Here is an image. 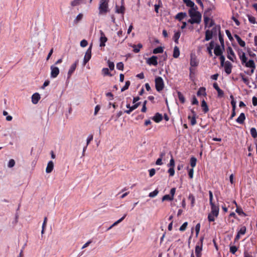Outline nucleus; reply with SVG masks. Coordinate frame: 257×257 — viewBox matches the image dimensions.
I'll return each mask as SVG.
<instances>
[{"label": "nucleus", "instance_id": "f257e3e1", "mask_svg": "<svg viewBox=\"0 0 257 257\" xmlns=\"http://www.w3.org/2000/svg\"><path fill=\"white\" fill-rule=\"evenodd\" d=\"M196 10V9L189 10L188 13L191 19L188 20V22L191 24H199L201 21V14Z\"/></svg>", "mask_w": 257, "mask_h": 257}, {"label": "nucleus", "instance_id": "f03ea898", "mask_svg": "<svg viewBox=\"0 0 257 257\" xmlns=\"http://www.w3.org/2000/svg\"><path fill=\"white\" fill-rule=\"evenodd\" d=\"M99 14L105 15L109 12L108 1L100 0L99 2Z\"/></svg>", "mask_w": 257, "mask_h": 257}, {"label": "nucleus", "instance_id": "7ed1b4c3", "mask_svg": "<svg viewBox=\"0 0 257 257\" xmlns=\"http://www.w3.org/2000/svg\"><path fill=\"white\" fill-rule=\"evenodd\" d=\"M209 203L211 206V212H212L213 214H219V207L218 204H215L213 202V193L211 191H209Z\"/></svg>", "mask_w": 257, "mask_h": 257}, {"label": "nucleus", "instance_id": "20e7f679", "mask_svg": "<svg viewBox=\"0 0 257 257\" xmlns=\"http://www.w3.org/2000/svg\"><path fill=\"white\" fill-rule=\"evenodd\" d=\"M155 87L158 92L162 91L164 88V82L163 78L160 76H157L155 78Z\"/></svg>", "mask_w": 257, "mask_h": 257}, {"label": "nucleus", "instance_id": "39448f33", "mask_svg": "<svg viewBox=\"0 0 257 257\" xmlns=\"http://www.w3.org/2000/svg\"><path fill=\"white\" fill-rule=\"evenodd\" d=\"M245 66L250 68V71H245V73L249 75H251L254 73L255 69V64L254 61L251 59L249 60L248 63L245 64Z\"/></svg>", "mask_w": 257, "mask_h": 257}, {"label": "nucleus", "instance_id": "423d86ee", "mask_svg": "<svg viewBox=\"0 0 257 257\" xmlns=\"http://www.w3.org/2000/svg\"><path fill=\"white\" fill-rule=\"evenodd\" d=\"M203 239H204L203 237H201L200 239V242H198L195 246V252L196 257H201V255H202L201 251L202 250V244H203Z\"/></svg>", "mask_w": 257, "mask_h": 257}, {"label": "nucleus", "instance_id": "0eeeda50", "mask_svg": "<svg viewBox=\"0 0 257 257\" xmlns=\"http://www.w3.org/2000/svg\"><path fill=\"white\" fill-rule=\"evenodd\" d=\"M92 47V44H91L88 49L87 50L83 60V65H85L89 61L91 57V50Z\"/></svg>", "mask_w": 257, "mask_h": 257}, {"label": "nucleus", "instance_id": "6e6552de", "mask_svg": "<svg viewBox=\"0 0 257 257\" xmlns=\"http://www.w3.org/2000/svg\"><path fill=\"white\" fill-rule=\"evenodd\" d=\"M216 32V28H213L212 30H207L205 31V40L207 41L212 39L213 34Z\"/></svg>", "mask_w": 257, "mask_h": 257}, {"label": "nucleus", "instance_id": "1a4fd4ad", "mask_svg": "<svg viewBox=\"0 0 257 257\" xmlns=\"http://www.w3.org/2000/svg\"><path fill=\"white\" fill-rule=\"evenodd\" d=\"M50 69L51 77L53 78L57 77L60 72L59 69L58 68V67L54 65H52L51 66Z\"/></svg>", "mask_w": 257, "mask_h": 257}, {"label": "nucleus", "instance_id": "9d476101", "mask_svg": "<svg viewBox=\"0 0 257 257\" xmlns=\"http://www.w3.org/2000/svg\"><path fill=\"white\" fill-rule=\"evenodd\" d=\"M78 63V60H77L75 61V62L74 63H73L71 66V67L68 71V74H67V78L68 79H69L71 77L72 74L73 73V72L75 70Z\"/></svg>", "mask_w": 257, "mask_h": 257}, {"label": "nucleus", "instance_id": "9b49d317", "mask_svg": "<svg viewBox=\"0 0 257 257\" xmlns=\"http://www.w3.org/2000/svg\"><path fill=\"white\" fill-rule=\"evenodd\" d=\"M100 46L104 47L105 45V42L107 41V38L106 37L104 32L102 30H100Z\"/></svg>", "mask_w": 257, "mask_h": 257}, {"label": "nucleus", "instance_id": "f8f14e48", "mask_svg": "<svg viewBox=\"0 0 257 257\" xmlns=\"http://www.w3.org/2000/svg\"><path fill=\"white\" fill-rule=\"evenodd\" d=\"M223 66H224V71L226 72V73L228 75L230 74L231 73L232 68V65L231 63L230 62L227 61L226 62H225V64H224Z\"/></svg>", "mask_w": 257, "mask_h": 257}, {"label": "nucleus", "instance_id": "ddd939ff", "mask_svg": "<svg viewBox=\"0 0 257 257\" xmlns=\"http://www.w3.org/2000/svg\"><path fill=\"white\" fill-rule=\"evenodd\" d=\"M157 59V56H153L147 60V62L150 65L157 66L158 65Z\"/></svg>", "mask_w": 257, "mask_h": 257}, {"label": "nucleus", "instance_id": "4468645a", "mask_svg": "<svg viewBox=\"0 0 257 257\" xmlns=\"http://www.w3.org/2000/svg\"><path fill=\"white\" fill-rule=\"evenodd\" d=\"M123 0L121 1V6L120 7H119L118 6L116 5L115 6V13L117 14H121L123 15L125 12V7L123 6Z\"/></svg>", "mask_w": 257, "mask_h": 257}, {"label": "nucleus", "instance_id": "2eb2a0df", "mask_svg": "<svg viewBox=\"0 0 257 257\" xmlns=\"http://www.w3.org/2000/svg\"><path fill=\"white\" fill-rule=\"evenodd\" d=\"M227 52L228 54L227 58L232 61H233V59L232 57H235L234 53L231 47H228L227 48Z\"/></svg>", "mask_w": 257, "mask_h": 257}, {"label": "nucleus", "instance_id": "dca6fc26", "mask_svg": "<svg viewBox=\"0 0 257 257\" xmlns=\"http://www.w3.org/2000/svg\"><path fill=\"white\" fill-rule=\"evenodd\" d=\"M190 65L192 67H196L198 65V62L195 55H191Z\"/></svg>", "mask_w": 257, "mask_h": 257}, {"label": "nucleus", "instance_id": "f3484780", "mask_svg": "<svg viewBox=\"0 0 257 257\" xmlns=\"http://www.w3.org/2000/svg\"><path fill=\"white\" fill-rule=\"evenodd\" d=\"M183 2L186 4V6L190 7V9H197V7L195 6V4L191 0H183Z\"/></svg>", "mask_w": 257, "mask_h": 257}, {"label": "nucleus", "instance_id": "a211bd4d", "mask_svg": "<svg viewBox=\"0 0 257 257\" xmlns=\"http://www.w3.org/2000/svg\"><path fill=\"white\" fill-rule=\"evenodd\" d=\"M152 119L157 123L160 122L163 119V116L159 112L156 113L152 118Z\"/></svg>", "mask_w": 257, "mask_h": 257}, {"label": "nucleus", "instance_id": "6ab92c4d", "mask_svg": "<svg viewBox=\"0 0 257 257\" xmlns=\"http://www.w3.org/2000/svg\"><path fill=\"white\" fill-rule=\"evenodd\" d=\"M40 95L38 93H35L32 96V102L34 104H37L40 99Z\"/></svg>", "mask_w": 257, "mask_h": 257}, {"label": "nucleus", "instance_id": "aec40b11", "mask_svg": "<svg viewBox=\"0 0 257 257\" xmlns=\"http://www.w3.org/2000/svg\"><path fill=\"white\" fill-rule=\"evenodd\" d=\"M234 203H235L236 206V209L235 210V211L240 216H246V213H245L242 210V208L240 207H238L237 206V204L236 203V202L235 201H234Z\"/></svg>", "mask_w": 257, "mask_h": 257}, {"label": "nucleus", "instance_id": "412c9836", "mask_svg": "<svg viewBox=\"0 0 257 257\" xmlns=\"http://www.w3.org/2000/svg\"><path fill=\"white\" fill-rule=\"evenodd\" d=\"M219 214H213L212 212H210L208 215V220L209 222H213L215 220V218L217 217Z\"/></svg>", "mask_w": 257, "mask_h": 257}, {"label": "nucleus", "instance_id": "4be33fe9", "mask_svg": "<svg viewBox=\"0 0 257 257\" xmlns=\"http://www.w3.org/2000/svg\"><path fill=\"white\" fill-rule=\"evenodd\" d=\"M245 119V116L244 113H241L239 116L237 117L236 121L239 124H243Z\"/></svg>", "mask_w": 257, "mask_h": 257}, {"label": "nucleus", "instance_id": "5701e85b", "mask_svg": "<svg viewBox=\"0 0 257 257\" xmlns=\"http://www.w3.org/2000/svg\"><path fill=\"white\" fill-rule=\"evenodd\" d=\"M53 168H54V163H53V161H49L47 164V166L46 169V173H51L53 171Z\"/></svg>", "mask_w": 257, "mask_h": 257}, {"label": "nucleus", "instance_id": "b1692460", "mask_svg": "<svg viewBox=\"0 0 257 257\" xmlns=\"http://www.w3.org/2000/svg\"><path fill=\"white\" fill-rule=\"evenodd\" d=\"M141 102H140L135 103L134 105L132 106L131 107H130V109L125 110L124 112L127 114H130L132 111L137 108L139 106Z\"/></svg>", "mask_w": 257, "mask_h": 257}, {"label": "nucleus", "instance_id": "393cba45", "mask_svg": "<svg viewBox=\"0 0 257 257\" xmlns=\"http://www.w3.org/2000/svg\"><path fill=\"white\" fill-rule=\"evenodd\" d=\"M234 37L236 39V41H237L238 44L242 47H244L245 46V43L244 41H243L240 37L236 35H234Z\"/></svg>", "mask_w": 257, "mask_h": 257}, {"label": "nucleus", "instance_id": "a878e982", "mask_svg": "<svg viewBox=\"0 0 257 257\" xmlns=\"http://www.w3.org/2000/svg\"><path fill=\"white\" fill-rule=\"evenodd\" d=\"M239 58L241 61V64L243 66H245V64L248 63L247 58L245 56V54H242L241 55L239 56Z\"/></svg>", "mask_w": 257, "mask_h": 257}, {"label": "nucleus", "instance_id": "bb28decb", "mask_svg": "<svg viewBox=\"0 0 257 257\" xmlns=\"http://www.w3.org/2000/svg\"><path fill=\"white\" fill-rule=\"evenodd\" d=\"M214 54L216 56H219L222 54V51L219 45H216L214 48Z\"/></svg>", "mask_w": 257, "mask_h": 257}, {"label": "nucleus", "instance_id": "cd10ccee", "mask_svg": "<svg viewBox=\"0 0 257 257\" xmlns=\"http://www.w3.org/2000/svg\"><path fill=\"white\" fill-rule=\"evenodd\" d=\"M201 107H202L203 111L204 113H207L209 111V108L207 103L204 99L201 102Z\"/></svg>", "mask_w": 257, "mask_h": 257}, {"label": "nucleus", "instance_id": "c85d7f7f", "mask_svg": "<svg viewBox=\"0 0 257 257\" xmlns=\"http://www.w3.org/2000/svg\"><path fill=\"white\" fill-rule=\"evenodd\" d=\"M186 16V14L185 13H179L177 14L175 18L176 19L181 21Z\"/></svg>", "mask_w": 257, "mask_h": 257}, {"label": "nucleus", "instance_id": "c756f323", "mask_svg": "<svg viewBox=\"0 0 257 257\" xmlns=\"http://www.w3.org/2000/svg\"><path fill=\"white\" fill-rule=\"evenodd\" d=\"M197 96H205L206 95L205 88L200 87L197 91Z\"/></svg>", "mask_w": 257, "mask_h": 257}, {"label": "nucleus", "instance_id": "7c9ffc66", "mask_svg": "<svg viewBox=\"0 0 257 257\" xmlns=\"http://www.w3.org/2000/svg\"><path fill=\"white\" fill-rule=\"evenodd\" d=\"M126 214H124L121 218L118 219L117 221H115L114 223H113L108 228V230L112 228L113 226L117 225L119 223L121 222L126 217Z\"/></svg>", "mask_w": 257, "mask_h": 257}, {"label": "nucleus", "instance_id": "2f4dec72", "mask_svg": "<svg viewBox=\"0 0 257 257\" xmlns=\"http://www.w3.org/2000/svg\"><path fill=\"white\" fill-rule=\"evenodd\" d=\"M180 55L179 49L177 46H175L174 48L173 56L175 58H177Z\"/></svg>", "mask_w": 257, "mask_h": 257}, {"label": "nucleus", "instance_id": "473e14b6", "mask_svg": "<svg viewBox=\"0 0 257 257\" xmlns=\"http://www.w3.org/2000/svg\"><path fill=\"white\" fill-rule=\"evenodd\" d=\"M196 116H191L188 115V119L190 120V123L192 125H194L196 124Z\"/></svg>", "mask_w": 257, "mask_h": 257}, {"label": "nucleus", "instance_id": "72a5a7b5", "mask_svg": "<svg viewBox=\"0 0 257 257\" xmlns=\"http://www.w3.org/2000/svg\"><path fill=\"white\" fill-rule=\"evenodd\" d=\"M181 33L180 32H177L174 34L173 36V40L176 44H178L179 43V39L180 37Z\"/></svg>", "mask_w": 257, "mask_h": 257}, {"label": "nucleus", "instance_id": "f704fd0d", "mask_svg": "<svg viewBox=\"0 0 257 257\" xmlns=\"http://www.w3.org/2000/svg\"><path fill=\"white\" fill-rule=\"evenodd\" d=\"M188 199L191 201V207H194L195 203V198L194 195L192 194H190L188 196Z\"/></svg>", "mask_w": 257, "mask_h": 257}, {"label": "nucleus", "instance_id": "c9c22d12", "mask_svg": "<svg viewBox=\"0 0 257 257\" xmlns=\"http://www.w3.org/2000/svg\"><path fill=\"white\" fill-rule=\"evenodd\" d=\"M214 42L211 41L209 43V46L207 48V50H208L209 54L210 56H212V50L214 48Z\"/></svg>", "mask_w": 257, "mask_h": 257}, {"label": "nucleus", "instance_id": "e433bc0d", "mask_svg": "<svg viewBox=\"0 0 257 257\" xmlns=\"http://www.w3.org/2000/svg\"><path fill=\"white\" fill-rule=\"evenodd\" d=\"M177 94H178V98H179L180 101L182 103H184L185 102V98L184 95H183V94L181 92L178 91Z\"/></svg>", "mask_w": 257, "mask_h": 257}, {"label": "nucleus", "instance_id": "4c0bfd02", "mask_svg": "<svg viewBox=\"0 0 257 257\" xmlns=\"http://www.w3.org/2000/svg\"><path fill=\"white\" fill-rule=\"evenodd\" d=\"M250 132L251 136L252 138H253L254 139L257 138V131L255 128L251 127L250 128Z\"/></svg>", "mask_w": 257, "mask_h": 257}, {"label": "nucleus", "instance_id": "58836bf2", "mask_svg": "<svg viewBox=\"0 0 257 257\" xmlns=\"http://www.w3.org/2000/svg\"><path fill=\"white\" fill-rule=\"evenodd\" d=\"M197 159L196 158L192 157L190 159V165L192 168L195 167L196 165Z\"/></svg>", "mask_w": 257, "mask_h": 257}, {"label": "nucleus", "instance_id": "ea45409f", "mask_svg": "<svg viewBox=\"0 0 257 257\" xmlns=\"http://www.w3.org/2000/svg\"><path fill=\"white\" fill-rule=\"evenodd\" d=\"M163 52V48L162 47H158L153 50V53L154 54L162 53Z\"/></svg>", "mask_w": 257, "mask_h": 257}, {"label": "nucleus", "instance_id": "a19ab883", "mask_svg": "<svg viewBox=\"0 0 257 257\" xmlns=\"http://www.w3.org/2000/svg\"><path fill=\"white\" fill-rule=\"evenodd\" d=\"M102 73L104 76L108 75L111 76V74L109 72V69L107 68H103L102 69Z\"/></svg>", "mask_w": 257, "mask_h": 257}, {"label": "nucleus", "instance_id": "79ce46f5", "mask_svg": "<svg viewBox=\"0 0 257 257\" xmlns=\"http://www.w3.org/2000/svg\"><path fill=\"white\" fill-rule=\"evenodd\" d=\"M173 200V198L172 197H171L170 195H164L162 198V201H172Z\"/></svg>", "mask_w": 257, "mask_h": 257}, {"label": "nucleus", "instance_id": "37998d69", "mask_svg": "<svg viewBox=\"0 0 257 257\" xmlns=\"http://www.w3.org/2000/svg\"><path fill=\"white\" fill-rule=\"evenodd\" d=\"M246 231V228L245 226H242L240 227L237 233L240 235H244Z\"/></svg>", "mask_w": 257, "mask_h": 257}, {"label": "nucleus", "instance_id": "c03bdc74", "mask_svg": "<svg viewBox=\"0 0 257 257\" xmlns=\"http://www.w3.org/2000/svg\"><path fill=\"white\" fill-rule=\"evenodd\" d=\"M218 38L219 40L220 41V44L223 48L224 47V40H223V36L221 35L220 32H219V35H218Z\"/></svg>", "mask_w": 257, "mask_h": 257}, {"label": "nucleus", "instance_id": "a18cd8bd", "mask_svg": "<svg viewBox=\"0 0 257 257\" xmlns=\"http://www.w3.org/2000/svg\"><path fill=\"white\" fill-rule=\"evenodd\" d=\"M240 76L241 77V79L242 81L246 84H248L249 83V80L247 77H245L244 74L242 73H240L239 74Z\"/></svg>", "mask_w": 257, "mask_h": 257}, {"label": "nucleus", "instance_id": "49530a36", "mask_svg": "<svg viewBox=\"0 0 257 257\" xmlns=\"http://www.w3.org/2000/svg\"><path fill=\"white\" fill-rule=\"evenodd\" d=\"M131 84V82L130 81L127 80L125 82L124 86L121 89V91H124L125 90L127 89Z\"/></svg>", "mask_w": 257, "mask_h": 257}, {"label": "nucleus", "instance_id": "de8ad7c7", "mask_svg": "<svg viewBox=\"0 0 257 257\" xmlns=\"http://www.w3.org/2000/svg\"><path fill=\"white\" fill-rule=\"evenodd\" d=\"M237 249L238 248L235 246H230L229 251L232 254H235Z\"/></svg>", "mask_w": 257, "mask_h": 257}, {"label": "nucleus", "instance_id": "09e8293b", "mask_svg": "<svg viewBox=\"0 0 257 257\" xmlns=\"http://www.w3.org/2000/svg\"><path fill=\"white\" fill-rule=\"evenodd\" d=\"M248 19L249 22L251 24H256V23L255 18L252 16L248 15Z\"/></svg>", "mask_w": 257, "mask_h": 257}, {"label": "nucleus", "instance_id": "8fccbe9b", "mask_svg": "<svg viewBox=\"0 0 257 257\" xmlns=\"http://www.w3.org/2000/svg\"><path fill=\"white\" fill-rule=\"evenodd\" d=\"M188 225V222H184L180 227L179 230L181 231H184L186 230L187 226Z\"/></svg>", "mask_w": 257, "mask_h": 257}, {"label": "nucleus", "instance_id": "3c124183", "mask_svg": "<svg viewBox=\"0 0 257 257\" xmlns=\"http://www.w3.org/2000/svg\"><path fill=\"white\" fill-rule=\"evenodd\" d=\"M168 166L170 167V168H174L175 167V161L172 156H171V159L169 163L168 164Z\"/></svg>", "mask_w": 257, "mask_h": 257}, {"label": "nucleus", "instance_id": "603ef678", "mask_svg": "<svg viewBox=\"0 0 257 257\" xmlns=\"http://www.w3.org/2000/svg\"><path fill=\"white\" fill-rule=\"evenodd\" d=\"M159 191L157 189L149 193V196L150 197H154L158 195Z\"/></svg>", "mask_w": 257, "mask_h": 257}, {"label": "nucleus", "instance_id": "864d4df0", "mask_svg": "<svg viewBox=\"0 0 257 257\" xmlns=\"http://www.w3.org/2000/svg\"><path fill=\"white\" fill-rule=\"evenodd\" d=\"M81 0H73L71 2V5L72 7H75L79 5Z\"/></svg>", "mask_w": 257, "mask_h": 257}, {"label": "nucleus", "instance_id": "5fc2aeb1", "mask_svg": "<svg viewBox=\"0 0 257 257\" xmlns=\"http://www.w3.org/2000/svg\"><path fill=\"white\" fill-rule=\"evenodd\" d=\"M123 64L122 62H118L116 64V68L120 70H123Z\"/></svg>", "mask_w": 257, "mask_h": 257}, {"label": "nucleus", "instance_id": "6e6d98bb", "mask_svg": "<svg viewBox=\"0 0 257 257\" xmlns=\"http://www.w3.org/2000/svg\"><path fill=\"white\" fill-rule=\"evenodd\" d=\"M200 224L199 223H197L195 226V232H196V236H197L200 231Z\"/></svg>", "mask_w": 257, "mask_h": 257}, {"label": "nucleus", "instance_id": "4d7b16f0", "mask_svg": "<svg viewBox=\"0 0 257 257\" xmlns=\"http://www.w3.org/2000/svg\"><path fill=\"white\" fill-rule=\"evenodd\" d=\"M15 165V161L14 159H11L8 163V167L9 168L13 167Z\"/></svg>", "mask_w": 257, "mask_h": 257}, {"label": "nucleus", "instance_id": "13d9d810", "mask_svg": "<svg viewBox=\"0 0 257 257\" xmlns=\"http://www.w3.org/2000/svg\"><path fill=\"white\" fill-rule=\"evenodd\" d=\"M170 176H173L175 174V170L174 168H170L168 171Z\"/></svg>", "mask_w": 257, "mask_h": 257}, {"label": "nucleus", "instance_id": "bf43d9fd", "mask_svg": "<svg viewBox=\"0 0 257 257\" xmlns=\"http://www.w3.org/2000/svg\"><path fill=\"white\" fill-rule=\"evenodd\" d=\"M220 56V65L221 66L223 67L224 66V64H225L224 61H225V57L223 55H221Z\"/></svg>", "mask_w": 257, "mask_h": 257}, {"label": "nucleus", "instance_id": "052dcab7", "mask_svg": "<svg viewBox=\"0 0 257 257\" xmlns=\"http://www.w3.org/2000/svg\"><path fill=\"white\" fill-rule=\"evenodd\" d=\"M108 65L110 69V70H112L114 69V64L113 62L110 61L109 60L108 61Z\"/></svg>", "mask_w": 257, "mask_h": 257}, {"label": "nucleus", "instance_id": "680f3d73", "mask_svg": "<svg viewBox=\"0 0 257 257\" xmlns=\"http://www.w3.org/2000/svg\"><path fill=\"white\" fill-rule=\"evenodd\" d=\"M83 17V15L82 14H79L76 17L75 20H74L75 22L77 23L79 21L81 20Z\"/></svg>", "mask_w": 257, "mask_h": 257}, {"label": "nucleus", "instance_id": "e2e57ef3", "mask_svg": "<svg viewBox=\"0 0 257 257\" xmlns=\"http://www.w3.org/2000/svg\"><path fill=\"white\" fill-rule=\"evenodd\" d=\"M217 95L219 97H222L224 95V92L220 88H219L217 91Z\"/></svg>", "mask_w": 257, "mask_h": 257}, {"label": "nucleus", "instance_id": "0e129e2a", "mask_svg": "<svg viewBox=\"0 0 257 257\" xmlns=\"http://www.w3.org/2000/svg\"><path fill=\"white\" fill-rule=\"evenodd\" d=\"M88 45V42L86 40H83L80 42V46L82 47H85Z\"/></svg>", "mask_w": 257, "mask_h": 257}, {"label": "nucleus", "instance_id": "69168bd1", "mask_svg": "<svg viewBox=\"0 0 257 257\" xmlns=\"http://www.w3.org/2000/svg\"><path fill=\"white\" fill-rule=\"evenodd\" d=\"M156 173V170L155 169L152 168L150 170H149V176L150 177H153Z\"/></svg>", "mask_w": 257, "mask_h": 257}, {"label": "nucleus", "instance_id": "338daca9", "mask_svg": "<svg viewBox=\"0 0 257 257\" xmlns=\"http://www.w3.org/2000/svg\"><path fill=\"white\" fill-rule=\"evenodd\" d=\"M192 104L193 105H198V101L195 96H193L192 100Z\"/></svg>", "mask_w": 257, "mask_h": 257}, {"label": "nucleus", "instance_id": "774afa93", "mask_svg": "<svg viewBox=\"0 0 257 257\" xmlns=\"http://www.w3.org/2000/svg\"><path fill=\"white\" fill-rule=\"evenodd\" d=\"M252 104L253 106L257 105V97L255 96H253L252 99Z\"/></svg>", "mask_w": 257, "mask_h": 257}]
</instances>
